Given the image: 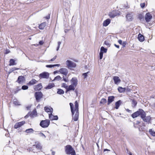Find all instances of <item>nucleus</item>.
Here are the masks:
<instances>
[{"instance_id": "42", "label": "nucleus", "mask_w": 155, "mask_h": 155, "mask_svg": "<svg viewBox=\"0 0 155 155\" xmlns=\"http://www.w3.org/2000/svg\"><path fill=\"white\" fill-rule=\"evenodd\" d=\"M138 18L140 20H142L144 19V16L142 14H140L138 15Z\"/></svg>"}, {"instance_id": "45", "label": "nucleus", "mask_w": 155, "mask_h": 155, "mask_svg": "<svg viewBox=\"0 0 155 155\" xmlns=\"http://www.w3.org/2000/svg\"><path fill=\"white\" fill-rule=\"evenodd\" d=\"M31 149H32V151L33 152H36V151H37V150H36V148L35 147H34V145H33L32 146V147L31 148Z\"/></svg>"}, {"instance_id": "11", "label": "nucleus", "mask_w": 155, "mask_h": 155, "mask_svg": "<svg viewBox=\"0 0 155 155\" xmlns=\"http://www.w3.org/2000/svg\"><path fill=\"white\" fill-rule=\"evenodd\" d=\"M59 71L60 73L63 74L66 76L67 75L68 73V71L67 69L64 68H60Z\"/></svg>"}, {"instance_id": "50", "label": "nucleus", "mask_w": 155, "mask_h": 155, "mask_svg": "<svg viewBox=\"0 0 155 155\" xmlns=\"http://www.w3.org/2000/svg\"><path fill=\"white\" fill-rule=\"evenodd\" d=\"M46 67L47 68H51L54 67V65L53 64L47 65H46Z\"/></svg>"}, {"instance_id": "57", "label": "nucleus", "mask_w": 155, "mask_h": 155, "mask_svg": "<svg viewBox=\"0 0 155 155\" xmlns=\"http://www.w3.org/2000/svg\"><path fill=\"white\" fill-rule=\"evenodd\" d=\"M63 80H64V81L65 82H68V80L66 78H64V76L63 77Z\"/></svg>"}, {"instance_id": "9", "label": "nucleus", "mask_w": 155, "mask_h": 155, "mask_svg": "<svg viewBox=\"0 0 155 155\" xmlns=\"http://www.w3.org/2000/svg\"><path fill=\"white\" fill-rule=\"evenodd\" d=\"M127 20L128 21H132L133 19V15L132 13H127L126 16Z\"/></svg>"}, {"instance_id": "62", "label": "nucleus", "mask_w": 155, "mask_h": 155, "mask_svg": "<svg viewBox=\"0 0 155 155\" xmlns=\"http://www.w3.org/2000/svg\"><path fill=\"white\" fill-rule=\"evenodd\" d=\"M45 18L47 19H49L50 18V15H48V16H46L45 17Z\"/></svg>"}, {"instance_id": "22", "label": "nucleus", "mask_w": 155, "mask_h": 155, "mask_svg": "<svg viewBox=\"0 0 155 155\" xmlns=\"http://www.w3.org/2000/svg\"><path fill=\"white\" fill-rule=\"evenodd\" d=\"M110 22V20L108 18L104 21L103 25L104 26L106 27L108 25Z\"/></svg>"}, {"instance_id": "21", "label": "nucleus", "mask_w": 155, "mask_h": 155, "mask_svg": "<svg viewBox=\"0 0 155 155\" xmlns=\"http://www.w3.org/2000/svg\"><path fill=\"white\" fill-rule=\"evenodd\" d=\"M38 82V81L35 80V79H32L28 83V85H34Z\"/></svg>"}, {"instance_id": "5", "label": "nucleus", "mask_w": 155, "mask_h": 155, "mask_svg": "<svg viewBox=\"0 0 155 155\" xmlns=\"http://www.w3.org/2000/svg\"><path fill=\"white\" fill-rule=\"evenodd\" d=\"M66 64L68 68H74L76 66V64L75 63L69 60L66 61Z\"/></svg>"}, {"instance_id": "55", "label": "nucleus", "mask_w": 155, "mask_h": 155, "mask_svg": "<svg viewBox=\"0 0 155 155\" xmlns=\"http://www.w3.org/2000/svg\"><path fill=\"white\" fill-rule=\"evenodd\" d=\"M126 44V42L124 41V42H123L122 43L121 45H122L123 47L124 48V47H125Z\"/></svg>"}, {"instance_id": "20", "label": "nucleus", "mask_w": 155, "mask_h": 155, "mask_svg": "<svg viewBox=\"0 0 155 155\" xmlns=\"http://www.w3.org/2000/svg\"><path fill=\"white\" fill-rule=\"evenodd\" d=\"M140 109H139L138 110L135 112L131 115V117L133 118H135L137 117L140 115Z\"/></svg>"}, {"instance_id": "33", "label": "nucleus", "mask_w": 155, "mask_h": 155, "mask_svg": "<svg viewBox=\"0 0 155 155\" xmlns=\"http://www.w3.org/2000/svg\"><path fill=\"white\" fill-rule=\"evenodd\" d=\"M15 61L13 59H11L9 61L10 66L14 65H15Z\"/></svg>"}, {"instance_id": "10", "label": "nucleus", "mask_w": 155, "mask_h": 155, "mask_svg": "<svg viewBox=\"0 0 155 155\" xmlns=\"http://www.w3.org/2000/svg\"><path fill=\"white\" fill-rule=\"evenodd\" d=\"M25 123V122L24 121H22L20 122L17 123L14 125V127L15 129H17L23 125Z\"/></svg>"}, {"instance_id": "16", "label": "nucleus", "mask_w": 155, "mask_h": 155, "mask_svg": "<svg viewBox=\"0 0 155 155\" xmlns=\"http://www.w3.org/2000/svg\"><path fill=\"white\" fill-rule=\"evenodd\" d=\"M44 109L45 111L48 113H50V114L52 113L53 109L50 107H49L46 106L45 107H44Z\"/></svg>"}, {"instance_id": "32", "label": "nucleus", "mask_w": 155, "mask_h": 155, "mask_svg": "<svg viewBox=\"0 0 155 155\" xmlns=\"http://www.w3.org/2000/svg\"><path fill=\"white\" fill-rule=\"evenodd\" d=\"M137 104V101L134 99L132 100V106L133 107H135Z\"/></svg>"}, {"instance_id": "56", "label": "nucleus", "mask_w": 155, "mask_h": 155, "mask_svg": "<svg viewBox=\"0 0 155 155\" xmlns=\"http://www.w3.org/2000/svg\"><path fill=\"white\" fill-rule=\"evenodd\" d=\"M70 154L71 155H76L75 150H74Z\"/></svg>"}, {"instance_id": "7", "label": "nucleus", "mask_w": 155, "mask_h": 155, "mask_svg": "<svg viewBox=\"0 0 155 155\" xmlns=\"http://www.w3.org/2000/svg\"><path fill=\"white\" fill-rule=\"evenodd\" d=\"M25 78L24 76H19L16 81V82L20 84H22L25 82Z\"/></svg>"}, {"instance_id": "4", "label": "nucleus", "mask_w": 155, "mask_h": 155, "mask_svg": "<svg viewBox=\"0 0 155 155\" xmlns=\"http://www.w3.org/2000/svg\"><path fill=\"white\" fill-rule=\"evenodd\" d=\"M65 152L67 154H70L71 152L74 150L71 145H67L65 146Z\"/></svg>"}, {"instance_id": "58", "label": "nucleus", "mask_w": 155, "mask_h": 155, "mask_svg": "<svg viewBox=\"0 0 155 155\" xmlns=\"http://www.w3.org/2000/svg\"><path fill=\"white\" fill-rule=\"evenodd\" d=\"M127 91V92H130L131 91V89L129 88H126V90Z\"/></svg>"}, {"instance_id": "48", "label": "nucleus", "mask_w": 155, "mask_h": 155, "mask_svg": "<svg viewBox=\"0 0 155 155\" xmlns=\"http://www.w3.org/2000/svg\"><path fill=\"white\" fill-rule=\"evenodd\" d=\"M104 44L107 46H110V44L108 41H105L104 42Z\"/></svg>"}, {"instance_id": "6", "label": "nucleus", "mask_w": 155, "mask_h": 155, "mask_svg": "<svg viewBox=\"0 0 155 155\" xmlns=\"http://www.w3.org/2000/svg\"><path fill=\"white\" fill-rule=\"evenodd\" d=\"M49 74L48 72H44L40 74L39 75V77L40 78L48 79L49 77Z\"/></svg>"}, {"instance_id": "29", "label": "nucleus", "mask_w": 155, "mask_h": 155, "mask_svg": "<svg viewBox=\"0 0 155 155\" xmlns=\"http://www.w3.org/2000/svg\"><path fill=\"white\" fill-rule=\"evenodd\" d=\"M75 87L74 86L71 84L69 85L68 87V90L67 91H69L71 90L74 91L75 90V87Z\"/></svg>"}, {"instance_id": "28", "label": "nucleus", "mask_w": 155, "mask_h": 155, "mask_svg": "<svg viewBox=\"0 0 155 155\" xmlns=\"http://www.w3.org/2000/svg\"><path fill=\"white\" fill-rule=\"evenodd\" d=\"M55 85L54 83L49 84L48 86L45 87V89H51L53 87H54Z\"/></svg>"}, {"instance_id": "44", "label": "nucleus", "mask_w": 155, "mask_h": 155, "mask_svg": "<svg viewBox=\"0 0 155 155\" xmlns=\"http://www.w3.org/2000/svg\"><path fill=\"white\" fill-rule=\"evenodd\" d=\"M103 53L102 52L100 51L99 53V56L100 59H101L103 58Z\"/></svg>"}, {"instance_id": "14", "label": "nucleus", "mask_w": 155, "mask_h": 155, "mask_svg": "<svg viewBox=\"0 0 155 155\" xmlns=\"http://www.w3.org/2000/svg\"><path fill=\"white\" fill-rule=\"evenodd\" d=\"M78 80L76 78H73L71 80V83L72 85L76 87L78 84Z\"/></svg>"}, {"instance_id": "2", "label": "nucleus", "mask_w": 155, "mask_h": 155, "mask_svg": "<svg viewBox=\"0 0 155 155\" xmlns=\"http://www.w3.org/2000/svg\"><path fill=\"white\" fill-rule=\"evenodd\" d=\"M50 124V120L48 119H46L41 120L40 123V125L42 128H45L48 127Z\"/></svg>"}, {"instance_id": "59", "label": "nucleus", "mask_w": 155, "mask_h": 155, "mask_svg": "<svg viewBox=\"0 0 155 155\" xmlns=\"http://www.w3.org/2000/svg\"><path fill=\"white\" fill-rule=\"evenodd\" d=\"M118 42L119 43V44L120 45H122V41L121 40H119L118 41Z\"/></svg>"}, {"instance_id": "40", "label": "nucleus", "mask_w": 155, "mask_h": 155, "mask_svg": "<svg viewBox=\"0 0 155 155\" xmlns=\"http://www.w3.org/2000/svg\"><path fill=\"white\" fill-rule=\"evenodd\" d=\"M62 79L61 78L59 75H58L55 77L54 79L52 81H54L55 80L59 81Z\"/></svg>"}, {"instance_id": "3", "label": "nucleus", "mask_w": 155, "mask_h": 155, "mask_svg": "<svg viewBox=\"0 0 155 155\" xmlns=\"http://www.w3.org/2000/svg\"><path fill=\"white\" fill-rule=\"evenodd\" d=\"M43 95L41 91L36 92L35 94V96L37 102H39L43 97Z\"/></svg>"}, {"instance_id": "15", "label": "nucleus", "mask_w": 155, "mask_h": 155, "mask_svg": "<svg viewBox=\"0 0 155 155\" xmlns=\"http://www.w3.org/2000/svg\"><path fill=\"white\" fill-rule=\"evenodd\" d=\"M119 15V14L116 11H113L110 13L109 15L110 18H114L117 15Z\"/></svg>"}, {"instance_id": "25", "label": "nucleus", "mask_w": 155, "mask_h": 155, "mask_svg": "<svg viewBox=\"0 0 155 155\" xmlns=\"http://www.w3.org/2000/svg\"><path fill=\"white\" fill-rule=\"evenodd\" d=\"M34 147L36 148V150H39L41 149L42 147L41 145V144L39 143H38L36 144V145H34Z\"/></svg>"}, {"instance_id": "27", "label": "nucleus", "mask_w": 155, "mask_h": 155, "mask_svg": "<svg viewBox=\"0 0 155 155\" xmlns=\"http://www.w3.org/2000/svg\"><path fill=\"white\" fill-rule=\"evenodd\" d=\"M121 102H122L120 100H119L116 102L115 104V108L117 109H118L119 108L120 104L121 103Z\"/></svg>"}, {"instance_id": "47", "label": "nucleus", "mask_w": 155, "mask_h": 155, "mask_svg": "<svg viewBox=\"0 0 155 155\" xmlns=\"http://www.w3.org/2000/svg\"><path fill=\"white\" fill-rule=\"evenodd\" d=\"M39 135L42 137H44L45 138L46 137V136L42 133L40 132L39 133H38Z\"/></svg>"}, {"instance_id": "12", "label": "nucleus", "mask_w": 155, "mask_h": 155, "mask_svg": "<svg viewBox=\"0 0 155 155\" xmlns=\"http://www.w3.org/2000/svg\"><path fill=\"white\" fill-rule=\"evenodd\" d=\"M142 125H139V127H138L139 130L140 131L143 132L147 131V129L145 127V126L144 125V124L142 123Z\"/></svg>"}, {"instance_id": "24", "label": "nucleus", "mask_w": 155, "mask_h": 155, "mask_svg": "<svg viewBox=\"0 0 155 155\" xmlns=\"http://www.w3.org/2000/svg\"><path fill=\"white\" fill-rule=\"evenodd\" d=\"M138 39L140 42H143L144 40V38L143 35L139 33L138 35Z\"/></svg>"}, {"instance_id": "23", "label": "nucleus", "mask_w": 155, "mask_h": 155, "mask_svg": "<svg viewBox=\"0 0 155 155\" xmlns=\"http://www.w3.org/2000/svg\"><path fill=\"white\" fill-rule=\"evenodd\" d=\"M114 96H109L108 97L107 104L109 105L112 102L114 101Z\"/></svg>"}, {"instance_id": "30", "label": "nucleus", "mask_w": 155, "mask_h": 155, "mask_svg": "<svg viewBox=\"0 0 155 155\" xmlns=\"http://www.w3.org/2000/svg\"><path fill=\"white\" fill-rule=\"evenodd\" d=\"M151 117L150 116H146L145 118H144L143 120L146 122L149 123L151 120Z\"/></svg>"}, {"instance_id": "52", "label": "nucleus", "mask_w": 155, "mask_h": 155, "mask_svg": "<svg viewBox=\"0 0 155 155\" xmlns=\"http://www.w3.org/2000/svg\"><path fill=\"white\" fill-rule=\"evenodd\" d=\"M57 57V56L56 55L54 56L53 58H52L50 60H49V61H54L56 58Z\"/></svg>"}, {"instance_id": "51", "label": "nucleus", "mask_w": 155, "mask_h": 155, "mask_svg": "<svg viewBox=\"0 0 155 155\" xmlns=\"http://www.w3.org/2000/svg\"><path fill=\"white\" fill-rule=\"evenodd\" d=\"M140 6L142 8H143L145 6V3H141L140 4Z\"/></svg>"}, {"instance_id": "60", "label": "nucleus", "mask_w": 155, "mask_h": 155, "mask_svg": "<svg viewBox=\"0 0 155 155\" xmlns=\"http://www.w3.org/2000/svg\"><path fill=\"white\" fill-rule=\"evenodd\" d=\"M43 43H44V42H43V41H40L39 42V44L40 45H43Z\"/></svg>"}, {"instance_id": "46", "label": "nucleus", "mask_w": 155, "mask_h": 155, "mask_svg": "<svg viewBox=\"0 0 155 155\" xmlns=\"http://www.w3.org/2000/svg\"><path fill=\"white\" fill-rule=\"evenodd\" d=\"M62 87L65 88H67L68 86L67 84L65 83H63L62 84Z\"/></svg>"}, {"instance_id": "1", "label": "nucleus", "mask_w": 155, "mask_h": 155, "mask_svg": "<svg viewBox=\"0 0 155 155\" xmlns=\"http://www.w3.org/2000/svg\"><path fill=\"white\" fill-rule=\"evenodd\" d=\"M70 109L72 114V119L74 121H77L78 118L79 114V105L77 101L74 102V104L72 103H69Z\"/></svg>"}, {"instance_id": "34", "label": "nucleus", "mask_w": 155, "mask_h": 155, "mask_svg": "<svg viewBox=\"0 0 155 155\" xmlns=\"http://www.w3.org/2000/svg\"><path fill=\"white\" fill-rule=\"evenodd\" d=\"M140 124V122L139 121H137L136 123H134V126L135 128H138L139 127V125H139Z\"/></svg>"}, {"instance_id": "43", "label": "nucleus", "mask_w": 155, "mask_h": 155, "mask_svg": "<svg viewBox=\"0 0 155 155\" xmlns=\"http://www.w3.org/2000/svg\"><path fill=\"white\" fill-rule=\"evenodd\" d=\"M28 87L27 85H23L22 86L21 89L23 90H26L28 89Z\"/></svg>"}, {"instance_id": "8", "label": "nucleus", "mask_w": 155, "mask_h": 155, "mask_svg": "<svg viewBox=\"0 0 155 155\" xmlns=\"http://www.w3.org/2000/svg\"><path fill=\"white\" fill-rule=\"evenodd\" d=\"M152 18V15L149 12L147 13L145 16V18L147 22H150Z\"/></svg>"}, {"instance_id": "26", "label": "nucleus", "mask_w": 155, "mask_h": 155, "mask_svg": "<svg viewBox=\"0 0 155 155\" xmlns=\"http://www.w3.org/2000/svg\"><path fill=\"white\" fill-rule=\"evenodd\" d=\"M46 26V23L45 22H44L41 24L39 26V28L41 30L43 29Z\"/></svg>"}, {"instance_id": "37", "label": "nucleus", "mask_w": 155, "mask_h": 155, "mask_svg": "<svg viewBox=\"0 0 155 155\" xmlns=\"http://www.w3.org/2000/svg\"><path fill=\"white\" fill-rule=\"evenodd\" d=\"M25 132L27 133H31L34 132V130L32 128H29L26 129Z\"/></svg>"}, {"instance_id": "61", "label": "nucleus", "mask_w": 155, "mask_h": 155, "mask_svg": "<svg viewBox=\"0 0 155 155\" xmlns=\"http://www.w3.org/2000/svg\"><path fill=\"white\" fill-rule=\"evenodd\" d=\"M53 65H54V67H55V66L59 67V66H60V64H53Z\"/></svg>"}, {"instance_id": "36", "label": "nucleus", "mask_w": 155, "mask_h": 155, "mask_svg": "<svg viewBox=\"0 0 155 155\" xmlns=\"http://www.w3.org/2000/svg\"><path fill=\"white\" fill-rule=\"evenodd\" d=\"M107 102V100L105 98H102L100 101V104L103 105L105 104Z\"/></svg>"}, {"instance_id": "38", "label": "nucleus", "mask_w": 155, "mask_h": 155, "mask_svg": "<svg viewBox=\"0 0 155 155\" xmlns=\"http://www.w3.org/2000/svg\"><path fill=\"white\" fill-rule=\"evenodd\" d=\"M107 51V49L104 48V47L102 46L101 48L100 51L102 52L103 53H106Z\"/></svg>"}, {"instance_id": "18", "label": "nucleus", "mask_w": 155, "mask_h": 155, "mask_svg": "<svg viewBox=\"0 0 155 155\" xmlns=\"http://www.w3.org/2000/svg\"><path fill=\"white\" fill-rule=\"evenodd\" d=\"M140 115L141 117L143 120L145 118L146 115L145 112L142 109H140Z\"/></svg>"}, {"instance_id": "54", "label": "nucleus", "mask_w": 155, "mask_h": 155, "mask_svg": "<svg viewBox=\"0 0 155 155\" xmlns=\"http://www.w3.org/2000/svg\"><path fill=\"white\" fill-rule=\"evenodd\" d=\"M32 115L37 114V112L35 110H34L31 113Z\"/></svg>"}, {"instance_id": "49", "label": "nucleus", "mask_w": 155, "mask_h": 155, "mask_svg": "<svg viewBox=\"0 0 155 155\" xmlns=\"http://www.w3.org/2000/svg\"><path fill=\"white\" fill-rule=\"evenodd\" d=\"M89 72H88L87 73H85L83 74V75L84 76V78H86L87 76V74Z\"/></svg>"}, {"instance_id": "13", "label": "nucleus", "mask_w": 155, "mask_h": 155, "mask_svg": "<svg viewBox=\"0 0 155 155\" xmlns=\"http://www.w3.org/2000/svg\"><path fill=\"white\" fill-rule=\"evenodd\" d=\"M49 118L51 120H57L58 119L57 116H54L52 115V113L49 114Z\"/></svg>"}, {"instance_id": "31", "label": "nucleus", "mask_w": 155, "mask_h": 155, "mask_svg": "<svg viewBox=\"0 0 155 155\" xmlns=\"http://www.w3.org/2000/svg\"><path fill=\"white\" fill-rule=\"evenodd\" d=\"M126 90V88H123L121 87H119L118 88V90L120 93H123Z\"/></svg>"}, {"instance_id": "64", "label": "nucleus", "mask_w": 155, "mask_h": 155, "mask_svg": "<svg viewBox=\"0 0 155 155\" xmlns=\"http://www.w3.org/2000/svg\"><path fill=\"white\" fill-rule=\"evenodd\" d=\"M124 7L125 8H129V6H128L127 5H124Z\"/></svg>"}, {"instance_id": "17", "label": "nucleus", "mask_w": 155, "mask_h": 155, "mask_svg": "<svg viewBox=\"0 0 155 155\" xmlns=\"http://www.w3.org/2000/svg\"><path fill=\"white\" fill-rule=\"evenodd\" d=\"M42 84L40 83L37 85L35 86L34 89L36 91H39L42 88Z\"/></svg>"}, {"instance_id": "19", "label": "nucleus", "mask_w": 155, "mask_h": 155, "mask_svg": "<svg viewBox=\"0 0 155 155\" xmlns=\"http://www.w3.org/2000/svg\"><path fill=\"white\" fill-rule=\"evenodd\" d=\"M114 83L115 84H118L120 82L121 80L118 76H114L113 78Z\"/></svg>"}, {"instance_id": "41", "label": "nucleus", "mask_w": 155, "mask_h": 155, "mask_svg": "<svg viewBox=\"0 0 155 155\" xmlns=\"http://www.w3.org/2000/svg\"><path fill=\"white\" fill-rule=\"evenodd\" d=\"M13 103L15 105H20L18 101L16 99H15L13 100Z\"/></svg>"}, {"instance_id": "39", "label": "nucleus", "mask_w": 155, "mask_h": 155, "mask_svg": "<svg viewBox=\"0 0 155 155\" xmlns=\"http://www.w3.org/2000/svg\"><path fill=\"white\" fill-rule=\"evenodd\" d=\"M149 131L151 135L153 137H155V131L151 129H150Z\"/></svg>"}, {"instance_id": "35", "label": "nucleus", "mask_w": 155, "mask_h": 155, "mask_svg": "<svg viewBox=\"0 0 155 155\" xmlns=\"http://www.w3.org/2000/svg\"><path fill=\"white\" fill-rule=\"evenodd\" d=\"M64 93V91L61 89H58L57 93L59 94H63Z\"/></svg>"}, {"instance_id": "53", "label": "nucleus", "mask_w": 155, "mask_h": 155, "mask_svg": "<svg viewBox=\"0 0 155 155\" xmlns=\"http://www.w3.org/2000/svg\"><path fill=\"white\" fill-rule=\"evenodd\" d=\"M19 69V68H16L14 67L11 69V71H13L15 70H18Z\"/></svg>"}, {"instance_id": "63", "label": "nucleus", "mask_w": 155, "mask_h": 155, "mask_svg": "<svg viewBox=\"0 0 155 155\" xmlns=\"http://www.w3.org/2000/svg\"><path fill=\"white\" fill-rule=\"evenodd\" d=\"M30 115H29V113H28L27 115H26L25 117V118H27Z\"/></svg>"}]
</instances>
